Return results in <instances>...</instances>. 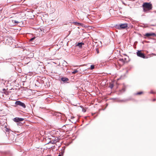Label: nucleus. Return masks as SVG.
Listing matches in <instances>:
<instances>
[{
    "label": "nucleus",
    "instance_id": "9d476101",
    "mask_svg": "<svg viewBox=\"0 0 156 156\" xmlns=\"http://www.w3.org/2000/svg\"><path fill=\"white\" fill-rule=\"evenodd\" d=\"M125 57L124 58H123V60L124 61L125 63L127 62V58H128V57L126 55H125Z\"/></svg>",
    "mask_w": 156,
    "mask_h": 156
},
{
    "label": "nucleus",
    "instance_id": "1a4fd4ad",
    "mask_svg": "<svg viewBox=\"0 0 156 156\" xmlns=\"http://www.w3.org/2000/svg\"><path fill=\"white\" fill-rule=\"evenodd\" d=\"M61 80L63 82H66L68 80V79L66 77H62L61 78Z\"/></svg>",
    "mask_w": 156,
    "mask_h": 156
},
{
    "label": "nucleus",
    "instance_id": "a211bd4d",
    "mask_svg": "<svg viewBox=\"0 0 156 156\" xmlns=\"http://www.w3.org/2000/svg\"><path fill=\"white\" fill-rule=\"evenodd\" d=\"M109 87L111 88L112 89L113 87V86L112 84H111L110 86Z\"/></svg>",
    "mask_w": 156,
    "mask_h": 156
},
{
    "label": "nucleus",
    "instance_id": "393cba45",
    "mask_svg": "<svg viewBox=\"0 0 156 156\" xmlns=\"http://www.w3.org/2000/svg\"><path fill=\"white\" fill-rule=\"evenodd\" d=\"M134 47H135V48H136V45H135V46H134Z\"/></svg>",
    "mask_w": 156,
    "mask_h": 156
},
{
    "label": "nucleus",
    "instance_id": "6ab92c4d",
    "mask_svg": "<svg viewBox=\"0 0 156 156\" xmlns=\"http://www.w3.org/2000/svg\"><path fill=\"white\" fill-rule=\"evenodd\" d=\"M50 143H52V144H54L55 143V142L54 141H50Z\"/></svg>",
    "mask_w": 156,
    "mask_h": 156
},
{
    "label": "nucleus",
    "instance_id": "f3484780",
    "mask_svg": "<svg viewBox=\"0 0 156 156\" xmlns=\"http://www.w3.org/2000/svg\"><path fill=\"white\" fill-rule=\"evenodd\" d=\"M150 93L151 94H156V93L154 92V91H152V90H151L150 92Z\"/></svg>",
    "mask_w": 156,
    "mask_h": 156
},
{
    "label": "nucleus",
    "instance_id": "7ed1b4c3",
    "mask_svg": "<svg viewBox=\"0 0 156 156\" xmlns=\"http://www.w3.org/2000/svg\"><path fill=\"white\" fill-rule=\"evenodd\" d=\"M128 26V25L126 23L122 24L119 25H118L116 26V27L119 29H124L127 27Z\"/></svg>",
    "mask_w": 156,
    "mask_h": 156
},
{
    "label": "nucleus",
    "instance_id": "f8f14e48",
    "mask_svg": "<svg viewBox=\"0 0 156 156\" xmlns=\"http://www.w3.org/2000/svg\"><path fill=\"white\" fill-rule=\"evenodd\" d=\"M78 71L77 69H75L74 71L72 72V73L73 74H75L76 73H77Z\"/></svg>",
    "mask_w": 156,
    "mask_h": 156
},
{
    "label": "nucleus",
    "instance_id": "aec40b11",
    "mask_svg": "<svg viewBox=\"0 0 156 156\" xmlns=\"http://www.w3.org/2000/svg\"><path fill=\"white\" fill-rule=\"evenodd\" d=\"M96 51H97V53H99V50H98V49L97 48V49H96Z\"/></svg>",
    "mask_w": 156,
    "mask_h": 156
},
{
    "label": "nucleus",
    "instance_id": "39448f33",
    "mask_svg": "<svg viewBox=\"0 0 156 156\" xmlns=\"http://www.w3.org/2000/svg\"><path fill=\"white\" fill-rule=\"evenodd\" d=\"M137 56L143 58H145V56L144 53L141 52V51H137Z\"/></svg>",
    "mask_w": 156,
    "mask_h": 156
},
{
    "label": "nucleus",
    "instance_id": "dca6fc26",
    "mask_svg": "<svg viewBox=\"0 0 156 156\" xmlns=\"http://www.w3.org/2000/svg\"><path fill=\"white\" fill-rule=\"evenodd\" d=\"M35 39V37H33L30 39V41H32L33 40H34Z\"/></svg>",
    "mask_w": 156,
    "mask_h": 156
},
{
    "label": "nucleus",
    "instance_id": "4468645a",
    "mask_svg": "<svg viewBox=\"0 0 156 156\" xmlns=\"http://www.w3.org/2000/svg\"><path fill=\"white\" fill-rule=\"evenodd\" d=\"M90 68L91 69H93L94 68V66L93 65H92L90 66Z\"/></svg>",
    "mask_w": 156,
    "mask_h": 156
},
{
    "label": "nucleus",
    "instance_id": "f03ea898",
    "mask_svg": "<svg viewBox=\"0 0 156 156\" xmlns=\"http://www.w3.org/2000/svg\"><path fill=\"white\" fill-rule=\"evenodd\" d=\"M125 63L124 61L123 60V58H119L117 60V64L116 63V65H118L119 66V68L122 66H123Z\"/></svg>",
    "mask_w": 156,
    "mask_h": 156
},
{
    "label": "nucleus",
    "instance_id": "9b49d317",
    "mask_svg": "<svg viewBox=\"0 0 156 156\" xmlns=\"http://www.w3.org/2000/svg\"><path fill=\"white\" fill-rule=\"evenodd\" d=\"M126 90V87H124L121 90V92H124Z\"/></svg>",
    "mask_w": 156,
    "mask_h": 156
},
{
    "label": "nucleus",
    "instance_id": "b1692460",
    "mask_svg": "<svg viewBox=\"0 0 156 156\" xmlns=\"http://www.w3.org/2000/svg\"><path fill=\"white\" fill-rule=\"evenodd\" d=\"M58 156H61V155L60 154H59Z\"/></svg>",
    "mask_w": 156,
    "mask_h": 156
},
{
    "label": "nucleus",
    "instance_id": "20e7f679",
    "mask_svg": "<svg viewBox=\"0 0 156 156\" xmlns=\"http://www.w3.org/2000/svg\"><path fill=\"white\" fill-rule=\"evenodd\" d=\"M15 104L16 105L21 106L24 108H26V105L24 103L20 101H16V102Z\"/></svg>",
    "mask_w": 156,
    "mask_h": 156
},
{
    "label": "nucleus",
    "instance_id": "2eb2a0df",
    "mask_svg": "<svg viewBox=\"0 0 156 156\" xmlns=\"http://www.w3.org/2000/svg\"><path fill=\"white\" fill-rule=\"evenodd\" d=\"M143 93V92L142 91L139 92L137 93V95H140Z\"/></svg>",
    "mask_w": 156,
    "mask_h": 156
},
{
    "label": "nucleus",
    "instance_id": "5701e85b",
    "mask_svg": "<svg viewBox=\"0 0 156 156\" xmlns=\"http://www.w3.org/2000/svg\"><path fill=\"white\" fill-rule=\"evenodd\" d=\"M83 112H85V111H86V110H83Z\"/></svg>",
    "mask_w": 156,
    "mask_h": 156
},
{
    "label": "nucleus",
    "instance_id": "f257e3e1",
    "mask_svg": "<svg viewBox=\"0 0 156 156\" xmlns=\"http://www.w3.org/2000/svg\"><path fill=\"white\" fill-rule=\"evenodd\" d=\"M143 10L145 12H147L152 9L151 4L149 3H144L143 5Z\"/></svg>",
    "mask_w": 156,
    "mask_h": 156
},
{
    "label": "nucleus",
    "instance_id": "ddd939ff",
    "mask_svg": "<svg viewBox=\"0 0 156 156\" xmlns=\"http://www.w3.org/2000/svg\"><path fill=\"white\" fill-rule=\"evenodd\" d=\"M12 21L14 23H19L18 22L15 20H12Z\"/></svg>",
    "mask_w": 156,
    "mask_h": 156
},
{
    "label": "nucleus",
    "instance_id": "6e6552de",
    "mask_svg": "<svg viewBox=\"0 0 156 156\" xmlns=\"http://www.w3.org/2000/svg\"><path fill=\"white\" fill-rule=\"evenodd\" d=\"M84 44L83 43H78L77 44H76V46H78L80 48H82V45Z\"/></svg>",
    "mask_w": 156,
    "mask_h": 156
},
{
    "label": "nucleus",
    "instance_id": "0eeeda50",
    "mask_svg": "<svg viewBox=\"0 0 156 156\" xmlns=\"http://www.w3.org/2000/svg\"><path fill=\"white\" fill-rule=\"evenodd\" d=\"M155 33H147L145 34V36L147 37H149L150 36L155 35Z\"/></svg>",
    "mask_w": 156,
    "mask_h": 156
},
{
    "label": "nucleus",
    "instance_id": "4be33fe9",
    "mask_svg": "<svg viewBox=\"0 0 156 156\" xmlns=\"http://www.w3.org/2000/svg\"><path fill=\"white\" fill-rule=\"evenodd\" d=\"M76 23L78 24V25H79L80 24V23Z\"/></svg>",
    "mask_w": 156,
    "mask_h": 156
},
{
    "label": "nucleus",
    "instance_id": "412c9836",
    "mask_svg": "<svg viewBox=\"0 0 156 156\" xmlns=\"http://www.w3.org/2000/svg\"><path fill=\"white\" fill-rule=\"evenodd\" d=\"M156 100V99H154L153 100V101H155Z\"/></svg>",
    "mask_w": 156,
    "mask_h": 156
},
{
    "label": "nucleus",
    "instance_id": "423d86ee",
    "mask_svg": "<svg viewBox=\"0 0 156 156\" xmlns=\"http://www.w3.org/2000/svg\"><path fill=\"white\" fill-rule=\"evenodd\" d=\"M13 121L16 122H19L20 121H22L24 120V119L22 118H19L16 117L13 119Z\"/></svg>",
    "mask_w": 156,
    "mask_h": 156
}]
</instances>
